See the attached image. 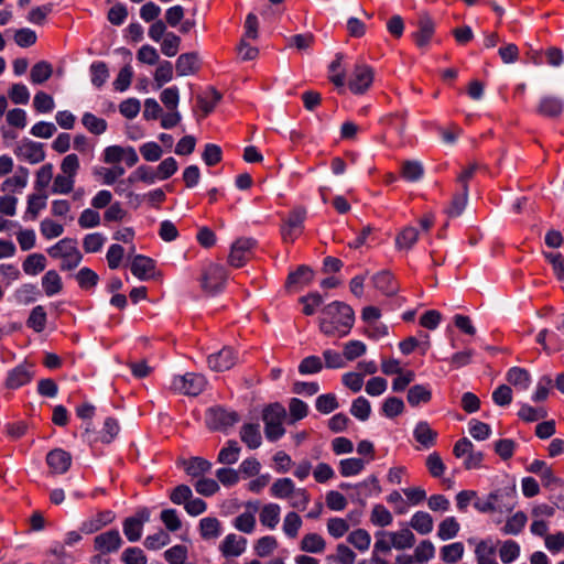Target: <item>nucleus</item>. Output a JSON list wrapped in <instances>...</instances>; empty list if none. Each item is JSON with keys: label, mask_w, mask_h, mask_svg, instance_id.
Masks as SVG:
<instances>
[{"label": "nucleus", "mask_w": 564, "mask_h": 564, "mask_svg": "<svg viewBox=\"0 0 564 564\" xmlns=\"http://www.w3.org/2000/svg\"><path fill=\"white\" fill-rule=\"evenodd\" d=\"M47 315L43 305L32 308L26 319V326L35 333H42L46 327Z\"/></svg>", "instance_id": "nucleus-36"}, {"label": "nucleus", "mask_w": 564, "mask_h": 564, "mask_svg": "<svg viewBox=\"0 0 564 564\" xmlns=\"http://www.w3.org/2000/svg\"><path fill=\"white\" fill-rule=\"evenodd\" d=\"M199 58L196 53L181 54L175 63V69L178 76H188L195 74L199 69Z\"/></svg>", "instance_id": "nucleus-20"}, {"label": "nucleus", "mask_w": 564, "mask_h": 564, "mask_svg": "<svg viewBox=\"0 0 564 564\" xmlns=\"http://www.w3.org/2000/svg\"><path fill=\"white\" fill-rule=\"evenodd\" d=\"M33 378L32 371L24 365H19L8 372L6 387L18 389L29 383Z\"/></svg>", "instance_id": "nucleus-19"}, {"label": "nucleus", "mask_w": 564, "mask_h": 564, "mask_svg": "<svg viewBox=\"0 0 564 564\" xmlns=\"http://www.w3.org/2000/svg\"><path fill=\"white\" fill-rule=\"evenodd\" d=\"M226 279V270L221 265L212 263L204 270L200 285L204 291L214 294L224 288Z\"/></svg>", "instance_id": "nucleus-13"}, {"label": "nucleus", "mask_w": 564, "mask_h": 564, "mask_svg": "<svg viewBox=\"0 0 564 564\" xmlns=\"http://www.w3.org/2000/svg\"><path fill=\"white\" fill-rule=\"evenodd\" d=\"M123 540L118 530H109L100 533L94 539L96 551L101 554L115 553L122 546Z\"/></svg>", "instance_id": "nucleus-15"}, {"label": "nucleus", "mask_w": 564, "mask_h": 564, "mask_svg": "<svg viewBox=\"0 0 564 564\" xmlns=\"http://www.w3.org/2000/svg\"><path fill=\"white\" fill-rule=\"evenodd\" d=\"M221 99V95L215 88H209L204 96L197 97V104L203 112V117L208 116Z\"/></svg>", "instance_id": "nucleus-40"}, {"label": "nucleus", "mask_w": 564, "mask_h": 564, "mask_svg": "<svg viewBox=\"0 0 564 564\" xmlns=\"http://www.w3.org/2000/svg\"><path fill=\"white\" fill-rule=\"evenodd\" d=\"M347 541L360 552H366L370 547L371 536L365 529H356L349 533Z\"/></svg>", "instance_id": "nucleus-49"}, {"label": "nucleus", "mask_w": 564, "mask_h": 564, "mask_svg": "<svg viewBox=\"0 0 564 564\" xmlns=\"http://www.w3.org/2000/svg\"><path fill=\"white\" fill-rule=\"evenodd\" d=\"M350 413L360 421H367L371 413L370 402L364 397H358L351 403Z\"/></svg>", "instance_id": "nucleus-57"}, {"label": "nucleus", "mask_w": 564, "mask_h": 564, "mask_svg": "<svg viewBox=\"0 0 564 564\" xmlns=\"http://www.w3.org/2000/svg\"><path fill=\"white\" fill-rule=\"evenodd\" d=\"M432 399V391L429 386L415 384L408 391L406 400L411 406H417L421 403H427Z\"/></svg>", "instance_id": "nucleus-32"}, {"label": "nucleus", "mask_w": 564, "mask_h": 564, "mask_svg": "<svg viewBox=\"0 0 564 564\" xmlns=\"http://www.w3.org/2000/svg\"><path fill=\"white\" fill-rule=\"evenodd\" d=\"M240 451L237 441L230 440L218 453L217 462L224 465H232L238 462Z\"/></svg>", "instance_id": "nucleus-38"}, {"label": "nucleus", "mask_w": 564, "mask_h": 564, "mask_svg": "<svg viewBox=\"0 0 564 564\" xmlns=\"http://www.w3.org/2000/svg\"><path fill=\"white\" fill-rule=\"evenodd\" d=\"M91 84L96 88H100L109 78V69L105 62H94L90 67Z\"/></svg>", "instance_id": "nucleus-48"}, {"label": "nucleus", "mask_w": 564, "mask_h": 564, "mask_svg": "<svg viewBox=\"0 0 564 564\" xmlns=\"http://www.w3.org/2000/svg\"><path fill=\"white\" fill-rule=\"evenodd\" d=\"M305 218L306 210L302 207H296L289 214L281 227V235L284 242L292 243L302 235Z\"/></svg>", "instance_id": "nucleus-9"}, {"label": "nucleus", "mask_w": 564, "mask_h": 564, "mask_svg": "<svg viewBox=\"0 0 564 564\" xmlns=\"http://www.w3.org/2000/svg\"><path fill=\"white\" fill-rule=\"evenodd\" d=\"M199 533L204 540L216 539L221 533L220 521L214 517H206L199 521Z\"/></svg>", "instance_id": "nucleus-37"}, {"label": "nucleus", "mask_w": 564, "mask_h": 564, "mask_svg": "<svg viewBox=\"0 0 564 564\" xmlns=\"http://www.w3.org/2000/svg\"><path fill=\"white\" fill-rule=\"evenodd\" d=\"M514 506V495L507 490H496L487 497L486 500L476 499L474 507L482 513L486 512H508Z\"/></svg>", "instance_id": "nucleus-6"}, {"label": "nucleus", "mask_w": 564, "mask_h": 564, "mask_svg": "<svg viewBox=\"0 0 564 564\" xmlns=\"http://www.w3.org/2000/svg\"><path fill=\"white\" fill-rule=\"evenodd\" d=\"M315 406L318 412L328 414L335 411L339 406V403L334 393H326L317 397Z\"/></svg>", "instance_id": "nucleus-63"}, {"label": "nucleus", "mask_w": 564, "mask_h": 564, "mask_svg": "<svg viewBox=\"0 0 564 564\" xmlns=\"http://www.w3.org/2000/svg\"><path fill=\"white\" fill-rule=\"evenodd\" d=\"M50 257L61 259V270L70 271L77 268L83 256L77 247V242L72 238H64L47 249Z\"/></svg>", "instance_id": "nucleus-4"}, {"label": "nucleus", "mask_w": 564, "mask_h": 564, "mask_svg": "<svg viewBox=\"0 0 564 564\" xmlns=\"http://www.w3.org/2000/svg\"><path fill=\"white\" fill-rule=\"evenodd\" d=\"M206 384L207 380L203 375L187 372L183 376H174L169 387L175 393L196 397L205 390Z\"/></svg>", "instance_id": "nucleus-7"}, {"label": "nucleus", "mask_w": 564, "mask_h": 564, "mask_svg": "<svg viewBox=\"0 0 564 564\" xmlns=\"http://www.w3.org/2000/svg\"><path fill=\"white\" fill-rule=\"evenodd\" d=\"M80 167L77 154L70 153L61 162V173L55 176L52 193L67 195L74 189L75 178Z\"/></svg>", "instance_id": "nucleus-3"}, {"label": "nucleus", "mask_w": 564, "mask_h": 564, "mask_svg": "<svg viewBox=\"0 0 564 564\" xmlns=\"http://www.w3.org/2000/svg\"><path fill=\"white\" fill-rule=\"evenodd\" d=\"M352 308L343 302L327 304L321 313L319 330L328 337L341 338L349 334L354 326Z\"/></svg>", "instance_id": "nucleus-1"}, {"label": "nucleus", "mask_w": 564, "mask_h": 564, "mask_svg": "<svg viewBox=\"0 0 564 564\" xmlns=\"http://www.w3.org/2000/svg\"><path fill=\"white\" fill-rule=\"evenodd\" d=\"M46 267V259L42 253H32L22 263L23 271L28 275H36Z\"/></svg>", "instance_id": "nucleus-44"}, {"label": "nucleus", "mask_w": 564, "mask_h": 564, "mask_svg": "<svg viewBox=\"0 0 564 564\" xmlns=\"http://www.w3.org/2000/svg\"><path fill=\"white\" fill-rule=\"evenodd\" d=\"M247 545V540L242 536H238L234 533H230L225 536L223 542L219 545V550L221 554L226 557L230 556H239L241 555Z\"/></svg>", "instance_id": "nucleus-18"}, {"label": "nucleus", "mask_w": 564, "mask_h": 564, "mask_svg": "<svg viewBox=\"0 0 564 564\" xmlns=\"http://www.w3.org/2000/svg\"><path fill=\"white\" fill-rule=\"evenodd\" d=\"M171 542V538L167 532L159 530L158 532L148 535L144 540V546L148 550H160Z\"/></svg>", "instance_id": "nucleus-61"}, {"label": "nucleus", "mask_w": 564, "mask_h": 564, "mask_svg": "<svg viewBox=\"0 0 564 564\" xmlns=\"http://www.w3.org/2000/svg\"><path fill=\"white\" fill-rule=\"evenodd\" d=\"M270 492L274 498L288 500L291 508L300 511H304L311 501L307 489L296 487L295 482L288 477L276 479L272 484Z\"/></svg>", "instance_id": "nucleus-2"}, {"label": "nucleus", "mask_w": 564, "mask_h": 564, "mask_svg": "<svg viewBox=\"0 0 564 564\" xmlns=\"http://www.w3.org/2000/svg\"><path fill=\"white\" fill-rule=\"evenodd\" d=\"M83 126L93 134L99 135L106 132L108 123L105 119L95 116L91 112H85L82 117Z\"/></svg>", "instance_id": "nucleus-43"}, {"label": "nucleus", "mask_w": 564, "mask_h": 564, "mask_svg": "<svg viewBox=\"0 0 564 564\" xmlns=\"http://www.w3.org/2000/svg\"><path fill=\"white\" fill-rule=\"evenodd\" d=\"M42 289L46 296H54L62 292L63 281L61 275L55 270H48L42 276Z\"/></svg>", "instance_id": "nucleus-28"}, {"label": "nucleus", "mask_w": 564, "mask_h": 564, "mask_svg": "<svg viewBox=\"0 0 564 564\" xmlns=\"http://www.w3.org/2000/svg\"><path fill=\"white\" fill-rule=\"evenodd\" d=\"M113 519L115 514L112 511H100L94 518L84 521L80 529L83 532L90 534L111 523Z\"/></svg>", "instance_id": "nucleus-26"}, {"label": "nucleus", "mask_w": 564, "mask_h": 564, "mask_svg": "<svg viewBox=\"0 0 564 564\" xmlns=\"http://www.w3.org/2000/svg\"><path fill=\"white\" fill-rule=\"evenodd\" d=\"M124 564H147L148 558L140 547H128L121 554Z\"/></svg>", "instance_id": "nucleus-64"}, {"label": "nucleus", "mask_w": 564, "mask_h": 564, "mask_svg": "<svg viewBox=\"0 0 564 564\" xmlns=\"http://www.w3.org/2000/svg\"><path fill=\"white\" fill-rule=\"evenodd\" d=\"M375 70L365 63L355 64L348 76V88L355 95L366 94L372 86Z\"/></svg>", "instance_id": "nucleus-8"}, {"label": "nucleus", "mask_w": 564, "mask_h": 564, "mask_svg": "<svg viewBox=\"0 0 564 564\" xmlns=\"http://www.w3.org/2000/svg\"><path fill=\"white\" fill-rule=\"evenodd\" d=\"M314 273L311 268L306 265H300L295 272H292L288 276L289 285H307L312 282Z\"/></svg>", "instance_id": "nucleus-52"}, {"label": "nucleus", "mask_w": 564, "mask_h": 564, "mask_svg": "<svg viewBox=\"0 0 564 564\" xmlns=\"http://www.w3.org/2000/svg\"><path fill=\"white\" fill-rule=\"evenodd\" d=\"M424 174L423 165L417 161H405L401 166V175L409 182L419 181Z\"/></svg>", "instance_id": "nucleus-53"}, {"label": "nucleus", "mask_w": 564, "mask_h": 564, "mask_svg": "<svg viewBox=\"0 0 564 564\" xmlns=\"http://www.w3.org/2000/svg\"><path fill=\"white\" fill-rule=\"evenodd\" d=\"M124 169L120 165H116L111 169L98 167L94 170L95 175H99L102 178V183L106 185H112L119 177L124 174Z\"/></svg>", "instance_id": "nucleus-58"}, {"label": "nucleus", "mask_w": 564, "mask_h": 564, "mask_svg": "<svg viewBox=\"0 0 564 564\" xmlns=\"http://www.w3.org/2000/svg\"><path fill=\"white\" fill-rule=\"evenodd\" d=\"M278 547V540L272 535L260 538L254 544V552L260 557L271 555Z\"/></svg>", "instance_id": "nucleus-56"}, {"label": "nucleus", "mask_w": 564, "mask_h": 564, "mask_svg": "<svg viewBox=\"0 0 564 564\" xmlns=\"http://www.w3.org/2000/svg\"><path fill=\"white\" fill-rule=\"evenodd\" d=\"M563 100L554 96H544L538 106V113L547 118H557L563 112Z\"/></svg>", "instance_id": "nucleus-21"}, {"label": "nucleus", "mask_w": 564, "mask_h": 564, "mask_svg": "<svg viewBox=\"0 0 564 564\" xmlns=\"http://www.w3.org/2000/svg\"><path fill=\"white\" fill-rule=\"evenodd\" d=\"M303 524L302 518L295 511H289L283 519L282 530L290 539H295L299 535Z\"/></svg>", "instance_id": "nucleus-42"}, {"label": "nucleus", "mask_w": 564, "mask_h": 564, "mask_svg": "<svg viewBox=\"0 0 564 564\" xmlns=\"http://www.w3.org/2000/svg\"><path fill=\"white\" fill-rule=\"evenodd\" d=\"M325 539L315 532L306 533L300 541V550L305 553L322 554L326 550Z\"/></svg>", "instance_id": "nucleus-22"}, {"label": "nucleus", "mask_w": 564, "mask_h": 564, "mask_svg": "<svg viewBox=\"0 0 564 564\" xmlns=\"http://www.w3.org/2000/svg\"><path fill=\"white\" fill-rule=\"evenodd\" d=\"M238 361L236 351L230 347H224L216 354L208 356L207 362L214 371H226L232 368Z\"/></svg>", "instance_id": "nucleus-16"}, {"label": "nucleus", "mask_w": 564, "mask_h": 564, "mask_svg": "<svg viewBox=\"0 0 564 564\" xmlns=\"http://www.w3.org/2000/svg\"><path fill=\"white\" fill-rule=\"evenodd\" d=\"M410 527L417 533L425 535L433 531L434 521L430 513L417 511L412 516Z\"/></svg>", "instance_id": "nucleus-31"}, {"label": "nucleus", "mask_w": 564, "mask_h": 564, "mask_svg": "<svg viewBox=\"0 0 564 564\" xmlns=\"http://www.w3.org/2000/svg\"><path fill=\"white\" fill-rule=\"evenodd\" d=\"M460 525L455 517L445 518L440 524L437 530V536L447 541L454 539L459 532Z\"/></svg>", "instance_id": "nucleus-45"}, {"label": "nucleus", "mask_w": 564, "mask_h": 564, "mask_svg": "<svg viewBox=\"0 0 564 564\" xmlns=\"http://www.w3.org/2000/svg\"><path fill=\"white\" fill-rule=\"evenodd\" d=\"M46 463L54 474H65L72 464V456L64 449L56 448L46 456Z\"/></svg>", "instance_id": "nucleus-17"}, {"label": "nucleus", "mask_w": 564, "mask_h": 564, "mask_svg": "<svg viewBox=\"0 0 564 564\" xmlns=\"http://www.w3.org/2000/svg\"><path fill=\"white\" fill-rule=\"evenodd\" d=\"M281 507L278 503L270 502L264 505L259 513L260 523L270 529L274 530L280 521Z\"/></svg>", "instance_id": "nucleus-25"}, {"label": "nucleus", "mask_w": 564, "mask_h": 564, "mask_svg": "<svg viewBox=\"0 0 564 564\" xmlns=\"http://www.w3.org/2000/svg\"><path fill=\"white\" fill-rule=\"evenodd\" d=\"M150 510L143 507L138 509L134 516L124 519L122 529L128 541L137 542L141 539L143 525L150 521Z\"/></svg>", "instance_id": "nucleus-10"}, {"label": "nucleus", "mask_w": 564, "mask_h": 564, "mask_svg": "<svg viewBox=\"0 0 564 564\" xmlns=\"http://www.w3.org/2000/svg\"><path fill=\"white\" fill-rule=\"evenodd\" d=\"M154 268V261L151 258L141 254L135 256L130 265L131 273L140 280L149 279L152 275Z\"/></svg>", "instance_id": "nucleus-23"}, {"label": "nucleus", "mask_w": 564, "mask_h": 564, "mask_svg": "<svg viewBox=\"0 0 564 564\" xmlns=\"http://www.w3.org/2000/svg\"><path fill=\"white\" fill-rule=\"evenodd\" d=\"M52 74V64L46 61H40L32 66L30 72V78L33 84L40 85L48 80Z\"/></svg>", "instance_id": "nucleus-39"}, {"label": "nucleus", "mask_w": 564, "mask_h": 564, "mask_svg": "<svg viewBox=\"0 0 564 564\" xmlns=\"http://www.w3.org/2000/svg\"><path fill=\"white\" fill-rule=\"evenodd\" d=\"M414 438L424 447L430 448L436 443L437 433L425 421L419 422L413 432Z\"/></svg>", "instance_id": "nucleus-29"}, {"label": "nucleus", "mask_w": 564, "mask_h": 564, "mask_svg": "<svg viewBox=\"0 0 564 564\" xmlns=\"http://www.w3.org/2000/svg\"><path fill=\"white\" fill-rule=\"evenodd\" d=\"M106 242V237L100 232L88 234L83 239V248L87 253H94L101 250Z\"/></svg>", "instance_id": "nucleus-62"}, {"label": "nucleus", "mask_w": 564, "mask_h": 564, "mask_svg": "<svg viewBox=\"0 0 564 564\" xmlns=\"http://www.w3.org/2000/svg\"><path fill=\"white\" fill-rule=\"evenodd\" d=\"M381 411L384 416L393 419L404 411V403L400 398L390 397L384 400Z\"/></svg>", "instance_id": "nucleus-60"}, {"label": "nucleus", "mask_w": 564, "mask_h": 564, "mask_svg": "<svg viewBox=\"0 0 564 564\" xmlns=\"http://www.w3.org/2000/svg\"><path fill=\"white\" fill-rule=\"evenodd\" d=\"M376 289L382 292L384 295L391 296L399 291V284L394 280L393 275L388 271H382L373 275L372 278Z\"/></svg>", "instance_id": "nucleus-27"}, {"label": "nucleus", "mask_w": 564, "mask_h": 564, "mask_svg": "<svg viewBox=\"0 0 564 564\" xmlns=\"http://www.w3.org/2000/svg\"><path fill=\"white\" fill-rule=\"evenodd\" d=\"M285 416L286 411L280 403L270 404L263 410L264 434L269 441L274 442L284 435L283 421Z\"/></svg>", "instance_id": "nucleus-5"}, {"label": "nucleus", "mask_w": 564, "mask_h": 564, "mask_svg": "<svg viewBox=\"0 0 564 564\" xmlns=\"http://www.w3.org/2000/svg\"><path fill=\"white\" fill-rule=\"evenodd\" d=\"M13 152L19 160L25 161L30 164L43 162L46 155L42 143L34 142L29 139L20 141Z\"/></svg>", "instance_id": "nucleus-12"}, {"label": "nucleus", "mask_w": 564, "mask_h": 564, "mask_svg": "<svg viewBox=\"0 0 564 564\" xmlns=\"http://www.w3.org/2000/svg\"><path fill=\"white\" fill-rule=\"evenodd\" d=\"M29 180V170L24 166H19L15 174L8 177L1 185L3 192L22 189L26 186Z\"/></svg>", "instance_id": "nucleus-33"}, {"label": "nucleus", "mask_w": 564, "mask_h": 564, "mask_svg": "<svg viewBox=\"0 0 564 564\" xmlns=\"http://www.w3.org/2000/svg\"><path fill=\"white\" fill-rule=\"evenodd\" d=\"M212 463L202 457H192L184 463L185 471L192 477H198L205 473H208Z\"/></svg>", "instance_id": "nucleus-47"}, {"label": "nucleus", "mask_w": 564, "mask_h": 564, "mask_svg": "<svg viewBox=\"0 0 564 564\" xmlns=\"http://www.w3.org/2000/svg\"><path fill=\"white\" fill-rule=\"evenodd\" d=\"M256 516L254 512L245 511L234 519V527L246 534H250L256 529Z\"/></svg>", "instance_id": "nucleus-50"}, {"label": "nucleus", "mask_w": 564, "mask_h": 564, "mask_svg": "<svg viewBox=\"0 0 564 564\" xmlns=\"http://www.w3.org/2000/svg\"><path fill=\"white\" fill-rule=\"evenodd\" d=\"M527 520L528 519H527L525 513L522 511H519L507 520L505 527L502 528V532L505 534L517 535L523 530V528L527 523Z\"/></svg>", "instance_id": "nucleus-54"}, {"label": "nucleus", "mask_w": 564, "mask_h": 564, "mask_svg": "<svg viewBox=\"0 0 564 564\" xmlns=\"http://www.w3.org/2000/svg\"><path fill=\"white\" fill-rule=\"evenodd\" d=\"M415 563L423 564L429 562L435 556V546L430 540L421 541L413 553Z\"/></svg>", "instance_id": "nucleus-51"}, {"label": "nucleus", "mask_w": 564, "mask_h": 564, "mask_svg": "<svg viewBox=\"0 0 564 564\" xmlns=\"http://www.w3.org/2000/svg\"><path fill=\"white\" fill-rule=\"evenodd\" d=\"M239 415L235 411H228L224 408H210L206 412V423L209 429L215 431L226 430L239 421Z\"/></svg>", "instance_id": "nucleus-11"}, {"label": "nucleus", "mask_w": 564, "mask_h": 564, "mask_svg": "<svg viewBox=\"0 0 564 564\" xmlns=\"http://www.w3.org/2000/svg\"><path fill=\"white\" fill-rule=\"evenodd\" d=\"M520 555V546L516 541H505L499 550V556L502 563L509 564Z\"/></svg>", "instance_id": "nucleus-59"}, {"label": "nucleus", "mask_w": 564, "mask_h": 564, "mask_svg": "<svg viewBox=\"0 0 564 564\" xmlns=\"http://www.w3.org/2000/svg\"><path fill=\"white\" fill-rule=\"evenodd\" d=\"M465 547L462 542H454L441 547L440 556L445 563L454 564L460 561L464 556Z\"/></svg>", "instance_id": "nucleus-34"}, {"label": "nucleus", "mask_w": 564, "mask_h": 564, "mask_svg": "<svg viewBox=\"0 0 564 564\" xmlns=\"http://www.w3.org/2000/svg\"><path fill=\"white\" fill-rule=\"evenodd\" d=\"M370 521L378 527H388L392 523L393 517L391 512L382 505H375L371 514Z\"/></svg>", "instance_id": "nucleus-55"}, {"label": "nucleus", "mask_w": 564, "mask_h": 564, "mask_svg": "<svg viewBox=\"0 0 564 564\" xmlns=\"http://www.w3.org/2000/svg\"><path fill=\"white\" fill-rule=\"evenodd\" d=\"M434 34V23L429 18H422L419 23V31L414 33V41L419 47H425Z\"/></svg>", "instance_id": "nucleus-35"}, {"label": "nucleus", "mask_w": 564, "mask_h": 564, "mask_svg": "<svg viewBox=\"0 0 564 564\" xmlns=\"http://www.w3.org/2000/svg\"><path fill=\"white\" fill-rule=\"evenodd\" d=\"M367 462L362 458H346L339 462V473L344 477L356 476L360 474Z\"/></svg>", "instance_id": "nucleus-46"}, {"label": "nucleus", "mask_w": 564, "mask_h": 564, "mask_svg": "<svg viewBox=\"0 0 564 564\" xmlns=\"http://www.w3.org/2000/svg\"><path fill=\"white\" fill-rule=\"evenodd\" d=\"M256 241L251 238H240L234 242L228 257V261L232 267H242L251 257Z\"/></svg>", "instance_id": "nucleus-14"}, {"label": "nucleus", "mask_w": 564, "mask_h": 564, "mask_svg": "<svg viewBox=\"0 0 564 564\" xmlns=\"http://www.w3.org/2000/svg\"><path fill=\"white\" fill-rule=\"evenodd\" d=\"M384 535L392 539V545L395 550L411 549L414 546L416 541L414 533L408 528L399 531H388Z\"/></svg>", "instance_id": "nucleus-24"}, {"label": "nucleus", "mask_w": 564, "mask_h": 564, "mask_svg": "<svg viewBox=\"0 0 564 564\" xmlns=\"http://www.w3.org/2000/svg\"><path fill=\"white\" fill-rule=\"evenodd\" d=\"M507 380L510 384L514 386L520 390H527L531 383L530 373L519 367H513L507 372Z\"/></svg>", "instance_id": "nucleus-41"}, {"label": "nucleus", "mask_w": 564, "mask_h": 564, "mask_svg": "<svg viewBox=\"0 0 564 564\" xmlns=\"http://www.w3.org/2000/svg\"><path fill=\"white\" fill-rule=\"evenodd\" d=\"M241 441L251 449L258 448L262 443L259 424H245L240 430Z\"/></svg>", "instance_id": "nucleus-30"}]
</instances>
